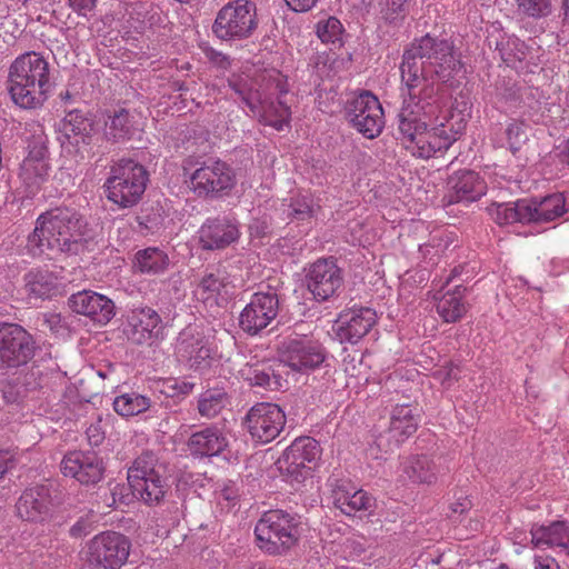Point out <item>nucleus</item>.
I'll return each mask as SVG.
<instances>
[{"mask_svg":"<svg viewBox=\"0 0 569 569\" xmlns=\"http://www.w3.org/2000/svg\"><path fill=\"white\" fill-rule=\"evenodd\" d=\"M462 64L447 40L425 36L403 53L401 71L402 106L398 129L405 147L416 157L431 158L457 140L459 130L450 122L428 128L427 120L442 107L440 86L455 79Z\"/></svg>","mask_w":569,"mask_h":569,"instance_id":"nucleus-1","label":"nucleus"},{"mask_svg":"<svg viewBox=\"0 0 569 569\" xmlns=\"http://www.w3.org/2000/svg\"><path fill=\"white\" fill-rule=\"evenodd\" d=\"M87 229L83 217L72 208L59 207L42 212L28 236V251L34 256L53 257L60 252L77 253Z\"/></svg>","mask_w":569,"mask_h":569,"instance_id":"nucleus-2","label":"nucleus"},{"mask_svg":"<svg viewBox=\"0 0 569 569\" xmlns=\"http://www.w3.org/2000/svg\"><path fill=\"white\" fill-rule=\"evenodd\" d=\"M8 83L17 106L23 109L40 107L50 87L48 61L36 51L19 54L9 67Z\"/></svg>","mask_w":569,"mask_h":569,"instance_id":"nucleus-3","label":"nucleus"},{"mask_svg":"<svg viewBox=\"0 0 569 569\" xmlns=\"http://www.w3.org/2000/svg\"><path fill=\"white\" fill-rule=\"evenodd\" d=\"M258 547L269 555H282L299 540L298 519L280 509L266 511L254 527Z\"/></svg>","mask_w":569,"mask_h":569,"instance_id":"nucleus-4","label":"nucleus"},{"mask_svg":"<svg viewBox=\"0 0 569 569\" xmlns=\"http://www.w3.org/2000/svg\"><path fill=\"white\" fill-rule=\"evenodd\" d=\"M148 173L143 166L131 159H122L111 168L106 182L107 197L122 208L136 204L143 194Z\"/></svg>","mask_w":569,"mask_h":569,"instance_id":"nucleus-5","label":"nucleus"},{"mask_svg":"<svg viewBox=\"0 0 569 569\" xmlns=\"http://www.w3.org/2000/svg\"><path fill=\"white\" fill-rule=\"evenodd\" d=\"M229 86L249 108L252 117L261 123L278 131L288 126L291 112L284 102L262 98L261 93L243 79H230Z\"/></svg>","mask_w":569,"mask_h":569,"instance_id":"nucleus-6","label":"nucleus"},{"mask_svg":"<svg viewBox=\"0 0 569 569\" xmlns=\"http://www.w3.org/2000/svg\"><path fill=\"white\" fill-rule=\"evenodd\" d=\"M59 141L63 152L84 159L98 140L92 118L79 110L69 111L60 121Z\"/></svg>","mask_w":569,"mask_h":569,"instance_id":"nucleus-7","label":"nucleus"},{"mask_svg":"<svg viewBox=\"0 0 569 569\" xmlns=\"http://www.w3.org/2000/svg\"><path fill=\"white\" fill-rule=\"evenodd\" d=\"M130 547L129 539L122 533L103 531L87 542L86 560L97 569H120L128 560Z\"/></svg>","mask_w":569,"mask_h":569,"instance_id":"nucleus-8","label":"nucleus"},{"mask_svg":"<svg viewBox=\"0 0 569 569\" xmlns=\"http://www.w3.org/2000/svg\"><path fill=\"white\" fill-rule=\"evenodd\" d=\"M257 27L256 7L248 0H234L223 6L213 23V32L221 40H242Z\"/></svg>","mask_w":569,"mask_h":569,"instance_id":"nucleus-9","label":"nucleus"},{"mask_svg":"<svg viewBox=\"0 0 569 569\" xmlns=\"http://www.w3.org/2000/svg\"><path fill=\"white\" fill-rule=\"evenodd\" d=\"M51 163L48 150V138L42 129L32 136L28 152L21 166L19 177L28 197L37 194L48 181Z\"/></svg>","mask_w":569,"mask_h":569,"instance_id":"nucleus-10","label":"nucleus"},{"mask_svg":"<svg viewBox=\"0 0 569 569\" xmlns=\"http://www.w3.org/2000/svg\"><path fill=\"white\" fill-rule=\"evenodd\" d=\"M236 174L231 167L221 160L203 162L189 174L188 186L199 197H212L231 190Z\"/></svg>","mask_w":569,"mask_h":569,"instance_id":"nucleus-11","label":"nucleus"},{"mask_svg":"<svg viewBox=\"0 0 569 569\" xmlns=\"http://www.w3.org/2000/svg\"><path fill=\"white\" fill-rule=\"evenodd\" d=\"M286 421V413L278 405L259 402L247 412L244 425L252 440L264 445L281 433Z\"/></svg>","mask_w":569,"mask_h":569,"instance_id":"nucleus-12","label":"nucleus"},{"mask_svg":"<svg viewBox=\"0 0 569 569\" xmlns=\"http://www.w3.org/2000/svg\"><path fill=\"white\" fill-rule=\"evenodd\" d=\"M34 353L31 335L16 323L0 322V369L26 365Z\"/></svg>","mask_w":569,"mask_h":569,"instance_id":"nucleus-13","label":"nucleus"},{"mask_svg":"<svg viewBox=\"0 0 569 569\" xmlns=\"http://www.w3.org/2000/svg\"><path fill=\"white\" fill-rule=\"evenodd\" d=\"M347 117L352 127L368 139L379 136L385 126L382 107L369 91L360 92L348 102Z\"/></svg>","mask_w":569,"mask_h":569,"instance_id":"nucleus-14","label":"nucleus"},{"mask_svg":"<svg viewBox=\"0 0 569 569\" xmlns=\"http://www.w3.org/2000/svg\"><path fill=\"white\" fill-rule=\"evenodd\" d=\"M321 457V448L311 437L297 438L278 460L279 469L299 481L310 475Z\"/></svg>","mask_w":569,"mask_h":569,"instance_id":"nucleus-15","label":"nucleus"},{"mask_svg":"<svg viewBox=\"0 0 569 569\" xmlns=\"http://www.w3.org/2000/svg\"><path fill=\"white\" fill-rule=\"evenodd\" d=\"M326 357L322 345L307 337L288 338L280 348L281 362L298 372H309L319 368Z\"/></svg>","mask_w":569,"mask_h":569,"instance_id":"nucleus-16","label":"nucleus"},{"mask_svg":"<svg viewBox=\"0 0 569 569\" xmlns=\"http://www.w3.org/2000/svg\"><path fill=\"white\" fill-rule=\"evenodd\" d=\"M418 425L419 418L411 405L395 406L390 413L389 428L376 438L377 449L385 453L392 451L417 431Z\"/></svg>","mask_w":569,"mask_h":569,"instance_id":"nucleus-17","label":"nucleus"},{"mask_svg":"<svg viewBox=\"0 0 569 569\" xmlns=\"http://www.w3.org/2000/svg\"><path fill=\"white\" fill-rule=\"evenodd\" d=\"M341 269L331 258L318 259L307 270L306 283L315 300L322 302L333 297L342 286Z\"/></svg>","mask_w":569,"mask_h":569,"instance_id":"nucleus-18","label":"nucleus"},{"mask_svg":"<svg viewBox=\"0 0 569 569\" xmlns=\"http://www.w3.org/2000/svg\"><path fill=\"white\" fill-rule=\"evenodd\" d=\"M279 300L276 292H256L240 313L239 325L249 335H257L277 317Z\"/></svg>","mask_w":569,"mask_h":569,"instance_id":"nucleus-19","label":"nucleus"},{"mask_svg":"<svg viewBox=\"0 0 569 569\" xmlns=\"http://www.w3.org/2000/svg\"><path fill=\"white\" fill-rule=\"evenodd\" d=\"M17 515L26 521L43 522L56 507L51 489L46 485L26 489L17 502Z\"/></svg>","mask_w":569,"mask_h":569,"instance_id":"nucleus-20","label":"nucleus"},{"mask_svg":"<svg viewBox=\"0 0 569 569\" xmlns=\"http://www.w3.org/2000/svg\"><path fill=\"white\" fill-rule=\"evenodd\" d=\"M61 471L83 485H93L102 479L104 468L96 452L76 450L63 457Z\"/></svg>","mask_w":569,"mask_h":569,"instance_id":"nucleus-21","label":"nucleus"},{"mask_svg":"<svg viewBox=\"0 0 569 569\" xmlns=\"http://www.w3.org/2000/svg\"><path fill=\"white\" fill-rule=\"evenodd\" d=\"M377 313L371 308H352L340 313L336 335L341 342L357 343L376 325Z\"/></svg>","mask_w":569,"mask_h":569,"instance_id":"nucleus-22","label":"nucleus"},{"mask_svg":"<svg viewBox=\"0 0 569 569\" xmlns=\"http://www.w3.org/2000/svg\"><path fill=\"white\" fill-rule=\"evenodd\" d=\"M70 309L90 318L99 325H107L114 316V303L108 297L91 290L73 293L69 298Z\"/></svg>","mask_w":569,"mask_h":569,"instance_id":"nucleus-23","label":"nucleus"},{"mask_svg":"<svg viewBox=\"0 0 569 569\" xmlns=\"http://www.w3.org/2000/svg\"><path fill=\"white\" fill-rule=\"evenodd\" d=\"M174 352L180 361L194 369L207 367L211 357L207 340L193 327H187L179 333Z\"/></svg>","mask_w":569,"mask_h":569,"instance_id":"nucleus-24","label":"nucleus"},{"mask_svg":"<svg viewBox=\"0 0 569 569\" xmlns=\"http://www.w3.org/2000/svg\"><path fill=\"white\" fill-rule=\"evenodd\" d=\"M239 236L238 222L227 216L208 219L199 230V240L206 250L226 248L237 241Z\"/></svg>","mask_w":569,"mask_h":569,"instance_id":"nucleus-25","label":"nucleus"},{"mask_svg":"<svg viewBox=\"0 0 569 569\" xmlns=\"http://www.w3.org/2000/svg\"><path fill=\"white\" fill-rule=\"evenodd\" d=\"M447 189L449 203L473 202L486 193L487 184L475 171L463 170L449 177Z\"/></svg>","mask_w":569,"mask_h":569,"instance_id":"nucleus-26","label":"nucleus"},{"mask_svg":"<svg viewBox=\"0 0 569 569\" xmlns=\"http://www.w3.org/2000/svg\"><path fill=\"white\" fill-rule=\"evenodd\" d=\"M127 335L136 343H147L157 339L162 330L159 313L149 307L132 309L127 318Z\"/></svg>","mask_w":569,"mask_h":569,"instance_id":"nucleus-27","label":"nucleus"},{"mask_svg":"<svg viewBox=\"0 0 569 569\" xmlns=\"http://www.w3.org/2000/svg\"><path fill=\"white\" fill-rule=\"evenodd\" d=\"M531 543L538 549H553L569 556V522L552 521L548 525H533L530 529Z\"/></svg>","mask_w":569,"mask_h":569,"instance_id":"nucleus-28","label":"nucleus"},{"mask_svg":"<svg viewBox=\"0 0 569 569\" xmlns=\"http://www.w3.org/2000/svg\"><path fill=\"white\" fill-rule=\"evenodd\" d=\"M440 473V466L429 455L406 457L399 467V479L415 485H432Z\"/></svg>","mask_w":569,"mask_h":569,"instance_id":"nucleus-29","label":"nucleus"},{"mask_svg":"<svg viewBox=\"0 0 569 569\" xmlns=\"http://www.w3.org/2000/svg\"><path fill=\"white\" fill-rule=\"evenodd\" d=\"M233 287L230 286L227 277L220 272L204 273L193 288V297L206 305L207 308L218 307L220 302L227 301L232 295Z\"/></svg>","mask_w":569,"mask_h":569,"instance_id":"nucleus-30","label":"nucleus"},{"mask_svg":"<svg viewBox=\"0 0 569 569\" xmlns=\"http://www.w3.org/2000/svg\"><path fill=\"white\" fill-rule=\"evenodd\" d=\"M188 450L194 457H216L228 447V439L217 426L203 428L193 432L187 442Z\"/></svg>","mask_w":569,"mask_h":569,"instance_id":"nucleus-31","label":"nucleus"},{"mask_svg":"<svg viewBox=\"0 0 569 569\" xmlns=\"http://www.w3.org/2000/svg\"><path fill=\"white\" fill-rule=\"evenodd\" d=\"M522 210L528 213L529 223L551 222L566 212V200L562 193L527 199V207Z\"/></svg>","mask_w":569,"mask_h":569,"instance_id":"nucleus-32","label":"nucleus"},{"mask_svg":"<svg viewBox=\"0 0 569 569\" xmlns=\"http://www.w3.org/2000/svg\"><path fill=\"white\" fill-rule=\"evenodd\" d=\"M375 498L362 489L339 486L333 490V502L347 516L358 511H368L375 506Z\"/></svg>","mask_w":569,"mask_h":569,"instance_id":"nucleus-33","label":"nucleus"},{"mask_svg":"<svg viewBox=\"0 0 569 569\" xmlns=\"http://www.w3.org/2000/svg\"><path fill=\"white\" fill-rule=\"evenodd\" d=\"M239 375L250 386L261 387L267 390H281L287 387V380L281 375L276 373L270 367L262 365L246 363L239 370Z\"/></svg>","mask_w":569,"mask_h":569,"instance_id":"nucleus-34","label":"nucleus"},{"mask_svg":"<svg viewBox=\"0 0 569 569\" xmlns=\"http://www.w3.org/2000/svg\"><path fill=\"white\" fill-rule=\"evenodd\" d=\"M463 291L460 286L447 291L437 302L439 317L448 323L459 321L467 312V305L463 301Z\"/></svg>","mask_w":569,"mask_h":569,"instance_id":"nucleus-35","label":"nucleus"},{"mask_svg":"<svg viewBox=\"0 0 569 569\" xmlns=\"http://www.w3.org/2000/svg\"><path fill=\"white\" fill-rule=\"evenodd\" d=\"M523 207H527V199H520L513 202L492 203L488 207V213L499 226H508L517 222L529 223L528 213Z\"/></svg>","mask_w":569,"mask_h":569,"instance_id":"nucleus-36","label":"nucleus"},{"mask_svg":"<svg viewBox=\"0 0 569 569\" xmlns=\"http://www.w3.org/2000/svg\"><path fill=\"white\" fill-rule=\"evenodd\" d=\"M164 467L159 463L157 457L152 452H143L139 456L128 470V482L139 485L144 480L153 479L157 476L164 475Z\"/></svg>","mask_w":569,"mask_h":569,"instance_id":"nucleus-37","label":"nucleus"},{"mask_svg":"<svg viewBox=\"0 0 569 569\" xmlns=\"http://www.w3.org/2000/svg\"><path fill=\"white\" fill-rule=\"evenodd\" d=\"M134 267L142 273L160 274L168 269L169 257L158 248H146L136 253Z\"/></svg>","mask_w":569,"mask_h":569,"instance_id":"nucleus-38","label":"nucleus"},{"mask_svg":"<svg viewBox=\"0 0 569 569\" xmlns=\"http://www.w3.org/2000/svg\"><path fill=\"white\" fill-rule=\"evenodd\" d=\"M150 407V398L136 391L122 393L113 399V409L122 417L138 416Z\"/></svg>","mask_w":569,"mask_h":569,"instance_id":"nucleus-39","label":"nucleus"},{"mask_svg":"<svg viewBox=\"0 0 569 569\" xmlns=\"http://www.w3.org/2000/svg\"><path fill=\"white\" fill-rule=\"evenodd\" d=\"M133 133V121L129 112L120 109L104 122V136L108 140L120 141L129 139Z\"/></svg>","mask_w":569,"mask_h":569,"instance_id":"nucleus-40","label":"nucleus"},{"mask_svg":"<svg viewBox=\"0 0 569 569\" xmlns=\"http://www.w3.org/2000/svg\"><path fill=\"white\" fill-rule=\"evenodd\" d=\"M288 216L298 221L311 219L320 209L319 203L310 192H299L289 199Z\"/></svg>","mask_w":569,"mask_h":569,"instance_id":"nucleus-41","label":"nucleus"},{"mask_svg":"<svg viewBox=\"0 0 569 569\" xmlns=\"http://www.w3.org/2000/svg\"><path fill=\"white\" fill-rule=\"evenodd\" d=\"M228 405L227 393L219 389H209L198 399V411L201 417L211 419L217 417Z\"/></svg>","mask_w":569,"mask_h":569,"instance_id":"nucleus-42","label":"nucleus"},{"mask_svg":"<svg viewBox=\"0 0 569 569\" xmlns=\"http://www.w3.org/2000/svg\"><path fill=\"white\" fill-rule=\"evenodd\" d=\"M452 237L449 232L435 234L427 243L419 247V251L428 267L436 266L440 257L449 249Z\"/></svg>","mask_w":569,"mask_h":569,"instance_id":"nucleus-43","label":"nucleus"},{"mask_svg":"<svg viewBox=\"0 0 569 569\" xmlns=\"http://www.w3.org/2000/svg\"><path fill=\"white\" fill-rule=\"evenodd\" d=\"M133 492L138 495L147 505L160 502L167 492V481L164 475L157 476L153 479L144 480L139 485L131 486Z\"/></svg>","mask_w":569,"mask_h":569,"instance_id":"nucleus-44","label":"nucleus"},{"mask_svg":"<svg viewBox=\"0 0 569 569\" xmlns=\"http://www.w3.org/2000/svg\"><path fill=\"white\" fill-rule=\"evenodd\" d=\"M56 288V279L47 271H30L26 276V289L29 296L47 298Z\"/></svg>","mask_w":569,"mask_h":569,"instance_id":"nucleus-45","label":"nucleus"},{"mask_svg":"<svg viewBox=\"0 0 569 569\" xmlns=\"http://www.w3.org/2000/svg\"><path fill=\"white\" fill-rule=\"evenodd\" d=\"M518 11L529 18L540 19L551 13V0H516Z\"/></svg>","mask_w":569,"mask_h":569,"instance_id":"nucleus-46","label":"nucleus"},{"mask_svg":"<svg viewBox=\"0 0 569 569\" xmlns=\"http://www.w3.org/2000/svg\"><path fill=\"white\" fill-rule=\"evenodd\" d=\"M342 24L339 19L330 17L317 24V34L325 43H335L340 40Z\"/></svg>","mask_w":569,"mask_h":569,"instance_id":"nucleus-47","label":"nucleus"},{"mask_svg":"<svg viewBox=\"0 0 569 569\" xmlns=\"http://www.w3.org/2000/svg\"><path fill=\"white\" fill-rule=\"evenodd\" d=\"M194 383L179 380L177 378H169L161 382L160 392L167 397H180L187 396L192 392Z\"/></svg>","mask_w":569,"mask_h":569,"instance_id":"nucleus-48","label":"nucleus"},{"mask_svg":"<svg viewBox=\"0 0 569 569\" xmlns=\"http://www.w3.org/2000/svg\"><path fill=\"white\" fill-rule=\"evenodd\" d=\"M508 147L515 152L520 144L527 140L525 124L519 121H512L506 129Z\"/></svg>","mask_w":569,"mask_h":569,"instance_id":"nucleus-49","label":"nucleus"},{"mask_svg":"<svg viewBox=\"0 0 569 569\" xmlns=\"http://www.w3.org/2000/svg\"><path fill=\"white\" fill-rule=\"evenodd\" d=\"M108 425L107 419L103 420L99 417L92 422L86 430L87 439L90 446L98 447L106 438V426Z\"/></svg>","mask_w":569,"mask_h":569,"instance_id":"nucleus-50","label":"nucleus"},{"mask_svg":"<svg viewBox=\"0 0 569 569\" xmlns=\"http://www.w3.org/2000/svg\"><path fill=\"white\" fill-rule=\"evenodd\" d=\"M408 0H386L385 18L390 22L402 20L408 11Z\"/></svg>","mask_w":569,"mask_h":569,"instance_id":"nucleus-51","label":"nucleus"},{"mask_svg":"<svg viewBox=\"0 0 569 569\" xmlns=\"http://www.w3.org/2000/svg\"><path fill=\"white\" fill-rule=\"evenodd\" d=\"M43 326H46L52 333L60 335L64 331V323L59 313L47 312L42 315Z\"/></svg>","mask_w":569,"mask_h":569,"instance_id":"nucleus-52","label":"nucleus"},{"mask_svg":"<svg viewBox=\"0 0 569 569\" xmlns=\"http://www.w3.org/2000/svg\"><path fill=\"white\" fill-rule=\"evenodd\" d=\"M93 529V522L87 518L82 517L76 521L74 525L69 530V533L72 538L79 539L87 535H89Z\"/></svg>","mask_w":569,"mask_h":569,"instance_id":"nucleus-53","label":"nucleus"},{"mask_svg":"<svg viewBox=\"0 0 569 569\" xmlns=\"http://www.w3.org/2000/svg\"><path fill=\"white\" fill-rule=\"evenodd\" d=\"M507 46L510 48V49H515L516 52L513 54V58L518 61H522L526 59V44L520 41L518 38L516 37H511L507 40Z\"/></svg>","mask_w":569,"mask_h":569,"instance_id":"nucleus-54","label":"nucleus"},{"mask_svg":"<svg viewBox=\"0 0 569 569\" xmlns=\"http://www.w3.org/2000/svg\"><path fill=\"white\" fill-rule=\"evenodd\" d=\"M286 3L296 12H306L311 10L319 0H284Z\"/></svg>","mask_w":569,"mask_h":569,"instance_id":"nucleus-55","label":"nucleus"},{"mask_svg":"<svg viewBox=\"0 0 569 569\" xmlns=\"http://www.w3.org/2000/svg\"><path fill=\"white\" fill-rule=\"evenodd\" d=\"M13 466L12 455L7 450H0V478Z\"/></svg>","mask_w":569,"mask_h":569,"instance_id":"nucleus-56","label":"nucleus"},{"mask_svg":"<svg viewBox=\"0 0 569 569\" xmlns=\"http://www.w3.org/2000/svg\"><path fill=\"white\" fill-rule=\"evenodd\" d=\"M76 11H88L96 6L97 0H68Z\"/></svg>","mask_w":569,"mask_h":569,"instance_id":"nucleus-57","label":"nucleus"},{"mask_svg":"<svg viewBox=\"0 0 569 569\" xmlns=\"http://www.w3.org/2000/svg\"><path fill=\"white\" fill-rule=\"evenodd\" d=\"M536 569H559V566L553 560H540L536 559Z\"/></svg>","mask_w":569,"mask_h":569,"instance_id":"nucleus-58","label":"nucleus"},{"mask_svg":"<svg viewBox=\"0 0 569 569\" xmlns=\"http://www.w3.org/2000/svg\"><path fill=\"white\" fill-rule=\"evenodd\" d=\"M457 379V372H453V369L451 368L448 372L445 373L443 378H441V382L443 385H447V387H450L451 381Z\"/></svg>","mask_w":569,"mask_h":569,"instance_id":"nucleus-59","label":"nucleus"},{"mask_svg":"<svg viewBox=\"0 0 569 569\" xmlns=\"http://www.w3.org/2000/svg\"><path fill=\"white\" fill-rule=\"evenodd\" d=\"M560 161L569 166V141L567 142L563 150L558 153Z\"/></svg>","mask_w":569,"mask_h":569,"instance_id":"nucleus-60","label":"nucleus"},{"mask_svg":"<svg viewBox=\"0 0 569 569\" xmlns=\"http://www.w3.org/2000/svg\"><path fill=\"white\" fill-rule=\"evenodd\" d=\"M469 506V502L468 501H463V502H456L452 505L451 509H452V512L455 513H462L465 511V509H467Z\"/></svg>","mask_w":569,"mask_h":569,"instance_id":"nucleus-61","label":"nucleus"},{"mask_svg":"<svg viewBox=\"0 0 569 569\" xmlns=\"http://www.w3.org/2000/svg\"><path fill=\"white\" fill-rule=\"evenodd\" d=\"M220 497L228 501H231L236 498V496L232 492H230L229 489H223L220 492Z\"/></svg>","mask_w":569,"mask_h":569,"instance_id":"nucleus-62","label":"nucleus"},{"mask_svg":"<svg viewBox=\"0 0 569 569\" xmlns=\"http://www.w3.org/2000/svg\"><path fill=\"white\" fill-rule=\"evenodd\" d=\"M561 10L566 19H569V0H562Z\"/></svg>","mask_w":569,"mask_h":569,"instance_id":"nucleus-63","label":"nucleus"},{"mask_svg":"<svg viewBox=\"0 0 569 569\" xmlns=\"http://www.w3.org/2000/svg\"><path fill=\"white\" fill-rule=\"evenodd\" d=\"M458 274H459V271H458V269H457V268H455V269L452 270V272H451V276L447 279V283H448V282H450V281H452V280H453V278H456Z\"/></svg>","mask_w":569,"mask_h":569,"instance_id":"nucleus-64","label":"nucleus"}]
</instances>
